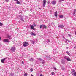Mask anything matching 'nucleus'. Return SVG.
<instances>
[{
	"label": "nucleus",
	"instance_id": "nucleus-19",
	"mask_svg": "<svg viewBox=\"0 0 76 76\" xmlns=\"http://www.w3.org/2000/svg\"><path fill=\"white\" fill-rule=\"evenodd\" d=\"M16 3L18 4H20V2H19L18 0L17 1V3L16 2Z\"/></svg>",
	"mask_w": 76,
	"mask_h": 76
},
{
	"label": "nucleus",
	"instance_id": "nucleus-10",
	"mask_svg": "<svg viewBox=\"0 0 76 76\" xmlns=\"http://www.w3.org/2000/svg\"><path fill=\"white\" fill-rule=\"evenodd\" d=\"M3 41L4 42H10L9 39H4Z\"/></svg>",
	"mask_w": 76,
	"mask_h": 76
},
{
	"label": "nucleus",
	"instance_id": "nucleus-26",
	"mask_svg": "<svg viewBox=\"0 0 76 76\" xmlns=\"http://www.w3.org/2000/svg\"><path fill=\"white\" fill-rule=\"evenodd\" d=\"M28 75L26 73H25L24 74V76H27Z\"/></svg>",
	"mask_w": 76,
	"mask_h": 76
},
{
	"label": "nucleus",
	"instance_id": "nucleus-29",
	"mask_svg": "<svg viewBox=\"0 0 76 76\" xmlns=\"http://www.w3.org/2000/svg\"><path fill=\"white\" fill-rule=\"evenodd\" d=\"M68 36H69V37H72V35H70V34H68Z\"/></svg>",
	"mask_w": 76,
	"mask_h": 76
},
{
	"label": "nucleus",
	"instance_id": "nucleus-38",
	"mask_svg": "<svg viewBox=\"0 0 76 76\" xmlns=\"http://www.w3.org/2000/svg\"><path fill=\"white\" fill-rule=\"evenodd\" d=\"M75 13H76L75 12H73V15H75Z\"/></svg>",
	"mask_w": 76,
	"mask_h": 76
},
{
	"label": "nucleus",
	"instance_id": "nucleus-27",
	"mask_svg": "<svg viewBox=\"0 0 76 76\" xmlns=\"http://www.w3.org/2000/svg\"><path fill=\"white\" fill-rule=\"evenodd\" d=\"M10 75H11V76H13V75H14V74L12 73H11Z\"/></svg>",
	"mask_w": 76,
	"mask_h": 76
},
{
	"label": "nucleus",
	"instance_id": "nucleus-40",
	"mask_svg": "<svg viewBox=\"0 0 76 76\" xmlns=\"http://www.w3.org/2000/svg\"><path fill=\"white\" fill-rule=\"evenodd\" d=\"M40 76H43L42 75V74H40Z\"/></svg>",
	"mask_w": 76,
	"mask_h": 76
},
{
	"label": "nucleus",
	"instance_id": "nucleus-21",
	"mask_svg": "<svg viewBox=\"0 0 76 76\" xmlns=\"http://www.w3.org/2000/svg\"><path fill=\"white\" fill-rule=\"evenodd\" d=\"M7 37H8V38L10 39V37H11V36L9 35H7Z\"/></svg>",
	"mask_w": 76,
	"mask_h": 76
},
{
	"label": "nucleus",
	"instance_id": "nucleus-36",
	"mask_svg": "<svg viewBox=\"0 0 76 76\" xmlns=\"http://www.w3.org/2000/svg\"><path fill=\"white\" fill-rule=\"evenodd\" d=\"M64 69H65L64 68H62V70H64Z\"/></svg>",
	"mask_w": 76,
	"mask_h": 76
},
{
	"label": "nucleus",
	"instance_id": "nucleus-44",
	"mask_svg": "<svg viewBox=\"0 0 76 76\" xmlns=\"http://www.w3.org/2000/svg\"><path fill=\"white\" fill-rule=\"evenodd\" d=\"M1 37H0V40H1Z\"/></svg>",
	"mask_w": 76,
	"mask_h": 76
},
{
	"label": "nucleus",
	"instance_id": "nucleus-8",
	"mask_svg": "<svg viewBox=\"0 0 76 76\" xmlns=\"http://www.w3.org/2000/svg\"><path fill=\"white\" fill-rule=\"evenodd\" d=\"M64 58L65 59V60L68 61H71V59H70V58H67L66 56L64 57Z\"/></svg>",
	"mask_w": 76,
	"mask_h": 76
},
{
	"label": "nucleus",
	"instance_id": "nucleus-20",
	"mask_svg": "<svg viewBox=\"0 0 76 76\" xmlns=\"http://www.w3.org/2000/svg\"><path fill=\"white\" fill-rule=\"evenodd\" d=\"M59 18H63V15H60L59 16Z\"/></svg>",
	"mask_w": 76,
	"mask_h": 76
},
{
	"label": "nucleus",
	"instance_id": "nucleus-30",
	"mask_svg": "<svg viewBox=\"0 0 76 76\" xmlns=\"http://www.w3.org/2000/svg\"><path fill=\"white\" fill-rule=\"evenodd\" d=\"M51 74L52 75H54V72H52L51 73Z\"/></svg>",
	"mask_w": 76,
	"mask_h": 76
},
{
	"label": "nucleus",
	"instance_id": "nucleus-13",
	"mask_svg": "<svg viewBox=\"0 0 76 76\" xmlns=\"http://www.w3.org/2000/svg\"><path fill=\"white\" fill-rule=\"evenodd\" d=\"M51 3L52 5H55L56 4V1H53Z\"/></svg>",
	"mask_w": 76,
	"mask_h": 76
},
{
	"label": "nucleus",
	"instance_id": "nucleus-16",
	"mask_svg": "<svg viewBox=\"0 0 76 76\" xmlns=\"http://www.w3.org/2000/svg\"><path fill=\"white\" fill-rule=\"evenodd\" d=\"M42 64H44V63H45V61L44 60H42Z\"/></svg>",
	"mask_w": 76,
	"mask_h": 76
},
{
	"label": "nucleus",
	"instance_id": "nucleus-46",
	"mask_svg": "<svg viewBox=\"0 0 76 76\" xmlns=\"http://www.w3.org/2000/svg\"><path fill=\"white\" fill-rule=\"evenodd\" d=\"M18 0H14V1H17Z\"/></svg>",
	"mask_w": 76,
	"mask_h": 76
},
{
	"label": "nucleus",
	"instance_id": "nucleus-45",
	"mask_svg": "<svg viewBox=\"0 0 76 76\" xmlns=\"http://www.w3.org/2000/svg\"><path fill=\"white\" fill-rule=\"evenodd\" d=\"M30 11H32V9H30Z\"/></svg>",
	"mask_w": 76,
	"mask_h": 76
},
{
	"label": "nucleus",
	"instance_id": "nucleus-47",
	"mask_svg": "<svg viewBox=\"0 0 76 76\" xmlns=\"http://www.w3.org/2000/svg\"><path fill=\"white\" fill-rule=\"evenodd\" d=\"M76 46H75V47H74V48H76Z\"/></svg>",
	"mask_w": 76,
	"mask_h": 76
},
{
	"label": "nucleus",
	"instance_id": "nucleus-9",
	"mask_svg": "<svg viewBox=\"0 0 76 76\" xmlns=\"http://www.w3.org/2000/svg\"><path fill=\"white\" fill-rule=\"evenodd\" d=\"M7 58H6L1 59V62L2 63H4V61L6 60H7Z\"/></svg>",
	"mask_w": 76,
	"mask_h": 76
},
{
	"label": "nucleus",
	"instance_id": "nucleus-4",
	"mask_svg": "<svg viewBox=\"0 0 76 76\" xmlns=\"http://www.w3.org/2000/svg\"><path fill=\"white\" fill-rule=\"evenodd\" d=\"M11 50L12 52L15 53V50H16V47L15 46L12 47L11 48Z\"/></svg>",
	"mask_w": 76,
	"mask_h": 76
},
{
	"label": "nucleus",
	"instance_id": "nucleus-18",
	"mask_svg": "<svg viewBox=\"0 0 76 76\" xmlns=\"http://www.w3.org/2000/svg\"><path fill=\"white\" fill-rule=\"evenodd\" d=\"M31 42L32 44H35V41H33V40H32L31 41Z\"/></svg>",
	"mask_w": 76,
	"mask_h": 76
},
{
	"label": "nucleus",
	"instance_id": "nucleus-17",
	"mask_svg": "<svg viewBox=\"0 0 76 76\" xmlns=\"http://www.w3.org/2000/svg\"><path fill=\"white\" fill-rule=\"evenodd\" d=\"M66 54H68V55H69V56H70V53L69 52H68V51H66Z\"/></svg>",
	"mask_w": 76,
	"mask_h": 76
},
{
	"label": "nucleus",
	"instance_id": "nucleus-12",
	"mask_svg": "<svg viewBox=\"0 0 76 76\" xmlns=\"http://www.w3.org/2000/svg\"><path fill=\"white\" fill-rule=\"evenodd\" d=\"M58 27L59 28H64V26L63 25H60L58 26Z\"/></svg>",
	"mask_w": 76,
	"mask_h": 76
},
{
	"label": "nucleus",
	"instance_id": "nucleus-2",
	"mask_svg": "<svg viewBox=\"0 0 76 76\" xmlns=\"http://www.w3.org/2000/svg\"><path fill=\"white\" fill-rule=\"evenodd\" d=\"M71 73L73 76H76V72L75 70L73 69L71 72Z\"/></svg>",
	"mask_w": 76,
	"mask_h": 76
},
{
	"label": "nucleus",
	"instance_id": "nucleus-34",
	"mask_svg": "<svg viewBox=\"0 0 76 76\" xmlns=\"http://www.w3.org/2000/svg\"><path fill=\"white\" fill-rule=\"evenodd\" d=\"M51 58H48V60H51Z\"/></svg>",
	"mask_w": 76,
	"mask_h": 76
},
{
	"label": "nucleus",
	"instance_id": "nucleus-14",
	"mask_svg": "<svg viewBox=\"0 0 76 76\" xmlns=\"http://www.w3.org/2000/svg\"><path fill=\"white\" fill-rule=\"evenodd\" d=\"M31 35H33V36H36V34H35L33 33V32H31Z\"/></svg>",
	"mask_w": 76,
	"mask_h": 76
},
{
	"label": "nucleus",
	"instance_id": "nucleus-7",
	"mask_svg": "<svg viewBox=\"0 0 76 76\" xmlns=\"http://www.w3.org/2000/svg\"><path fill=\"white\" fill-rule=\"evenodd\" d=\"M47 3V1L46 0H44L43 2V7H45V5H46V3Z\"/></svg>",
	"mask_w": 76,
	"mask_h": 76
},
{
	"label": "nucleus",
	"instance_id": "nucleus-42",
	"mask_svg": "<svg viewBox=\"0 0 76 76\" xmlns=\"http://www.w3.org/2000/svg\"><path fill=\"white\" fill-rule=\"evenodd\" d=\"M31 76H34V75H32V74H31Z\"/></svg>",
	"mask_w": 76,
	"mask_h": 76
},
{
	"label": "nucleus",
	"instance_id": "nucleus-33",
	"mask_svg": "<svg viewBox=\"0 0 76 76\" xmlns=\"http://www.w3.org/2000/svg\"><path fill=\"white\" fill-rule=\"evenodd\" d=\"M50 4V1H48V5Z\"/></svg>",
	"mask_w": 76,
	"mask_h": 76
},
{
	"label": "nucleus",
	"instance_id": "nucleus-11",
	"mask_svg": "<svg viewBox=\"0 0 76 76\" xmlns=\"http://www.w3.org/2000/svg\"><path fill=\"white\" fill-rule=\"evenodd\" d=\"M61 61L62 64H65V61H64V59H61Z\"/></svg>",
	"mask_w": 76,
	"mask_h": 76
},
{
	"label": "nucleus",
	"instance_id": "nucleus-39",
	"mask_svg": "<svg viewBox=\"0 0 76 76\" xmlns=\"http://www.w3.org/2000/svg\"><path fill=\"white\" fill-rule=\"evenodd\" d=\"M67 41H68V42H71V41L70 40H67Z\"/></svg>",
	"mask_w": 76,
	"mask_h": 76
},
{
	"label": "nucleus",
	"instance_id": "nucleus-48",
	"mask_svg": "<svg viewBox=\"0 0 76 76\" xmlns=\"http://www.w3.org/2000/svg\"><path fill=\"white\" fill-rule=\"evenodd\" d=\"M53 24H54V23H53Z\"/></svg>",
	"mask_w": 76,
	"mask_h": 76
},
{
	"label": "nucleus",
	"instance_id": "nucleus-41",
	"mask_svg": "<svg viewBox=\"0 0 76 76\" xmlns=\"http://www.w3.org/2000/svg\"><path fill=\"white\" fill-rule=\"evenodd\" d=\"M66 49H68V48H69L67 47H66Z\"/></svg>",
	"mask_w": 76,
	"mask_h": 76
},
{
	"label": "nucleus",
	"instance_id": "nucleus-24",
	"mask_svg": "<svg viewBox=\"0 0 76 76\" xmlns=\"http://www.w3.org/2000/svg\"><path fill=\"white\" fill-rule=\"evenodd\" d=\"M3 25V23H2L0 22V26H2Z\"/></svg>",
	"mask_w": 76,
	"mask_h": 76
},
{
	"label": "nucleus",
	"instance_id": "nucleus-15",
	"mask_svg": "<svg viewBox=\"0 0 76 76\" xmlns=\"http://www.w3.org/2000/svg\"><path fill=\"white\" fill-rule=\"evenodd\" d=\"M54 15L55 16H57V11H56L55 12V14Z\"/></svg>",
	"mask_w": 76,
	"mask_h": 76
},
{
	"label": "nucleus",
	"instance_id": "nucleus-3",
	"mask_svg": "<svg viewBox=\"0 0 76 76\" xmlns=\"http://www.w3.org/2000/svg\"><path fill=\"white\" fill-rule=\"evenodd\" d=\"M33 25H32L30 26L31 28V29H33V30H35V28H34V27H35L36 25L34 23Z\"/></svg>",
	"mask_w": 76,
	"mask_h": 76
},
{
	"label": "nucleus",
	"instance_id": "nucleus-5",
	"mask_svg": "<svg viewBox=\"0 0 76 76\" xmlns=\"http://www.w3.org/2000/svg\"><path fill=\"white\" fill-rule=\"evenodd\" d=\"M41 28H42L43 29H44V28H45V29H46L47 26L45 25H42L40 26V28L41 29Z\"/></svg>",
	"mask_w": 76,
	"mask_h": 76
},
{
	"label": "nucleus",
	"instance_id": "nucleus-35",
	"mask_svg": "<svg viewBox=\"0 0 76 76\" xmlns=\"http://www.w3.org/2000/svg\"><path fill=\"white\" fill-rule=\"evenodd\" d=\"M64 0H60V1H64Z\"/></svg>",
	"mask_w": 76,
	"mask_h": 76
},
{
	"label": "nucleus",
	"instance_id": "nucleus-23",
	"mask_svg": "<svg viewBox=\"0 0 76 76\" xmlns=\"http://www.w3.org/2000/svg\"><path fill=\"white\" fill-rule=\"evenodd\" d=\"M40 61H42V59L41 58H39L38 59Z\"/></svg>",
	"mask_w": 76,
	"mask_h": 76
},
{
	"label": "nucleus",
	"instance_id": "nucleus-31",
	"mask_svg": "<svg viewBox=\"0 0 76 76\" xmlns=\"http://www.w3.org/2000/svg\"><path fill=\"white\" fill-rule=\"evenodd\" d=\"M5 1H6V2H9V0H5Z\"/></svg>",
	"mask_w": 76,
	"mask_h": 76
},
{
	"label": "nucleus",
	"instance_id": "nucleus-25",
	"mask_svg": "<svg viewBox=\"0 0 76 76\" xmlns=\"http://www.w3.org/2000/svg\"><path fill=\"white\" fill-rule=\"evenodd\" d=\"M47 42H50V39H48Z\"/></svg>",
	"mask_w": 76,
	"mask_h": 76
},
{
	"label": "nucleus",
	"instance_id": "nucleus-1",
	"mask_svg": "<svg viewBox=\"0 0 76 76\" xmlns=\"http://www.w3.org/2000/svg\"><path fill=\"white\" fill-rule=\"evenodd\" d=\"M29 44L27 42H24L23 43V46L24 47H28L29 45Z\"/></svg>",
	"mask_w": 76,
	"mask_h": 76
},
{
	"label": "nucleus",
	"instance_id": "nucleus-28",
	"mask_svg": "<svg viewBox=\"0 0 76 76\" xmlns=\"http://www.w3.org/2000/svg\"><path fill=\"white\" fill-rule=\"evenodd\" d=\"M30 71H31V72H32V71H33V68H31L30 69Z\"/></svg>",
	"mask_w": 76,
	"mask_h": 76
},
{
	"label": "nucleus",
	"instance_id": "nucleus-6",
	"mask_svg": "<svg viewBox=\"0 0 76 76\" xmlns=\"http://www.w3.org/2000/svg\"><path fill=\"white\" fill-rule=\"evenodd\" d=\"M18 18H19V19L20 20H21L22 21H23V22L24 21V20L23 19V17L20 15H18Z\"/></svg>",
	"mask_w": 76,
	"mask_h": 76
},
{
	"label": "nucleus",
	"instance_id": "nucleus-22",
	"mask_svg": "<svg viewBox=\"0 0 76 76\" xmlns=\"http://www.w3.org/2000/svg\"><path fill=\"white\" fill-rule=\"evenodd\" d=\"M33 58H30L29 59V60L30 61H33Z\"/></svg>",
	"mask_w": 76,
	"mask_h": 76
},
{
	"label": "nucleus",
	"instance_id": "nucleus-37",
	"mask_svg": "<svg viewBox=\"0 0 76 76\" xmlns=\"http://www.w3.org/2000/svg\"><path fill=\"white\" fill-rule=\"evenodd\" d=\"M74 11L75 12H76V9H74Z\"/></svg>",
	"mask_w": 76,
	"mask_h": 76
},
{
	"label": "nucleus",
	"instance_id": "nucleus-43",
	"mask_svg": "<svg viewBox=\"0 0 76 76\" xmlns=\"http://www.w3.org/2000/svg\"><path fill=\"white\" fill-rule=\"evenodd\" d=\"M23 64H24V63H23V61H22V62Z\"/></svg>",
	"mask_w": 76,
	"mask_h": 76
},
{
	"label": "nucleus",
	"instance_id": "nucleus-32",
	"mask_svg": "<svg viewBox=\"0 0 76 76\" xmlns=\"http://www.w3.org/2000/svg\"><path fill=\"white\" fill-rule=\"evenodd\" d=\"M54 70H57V69L56 68H54Z\"/></svg>",
	"mask_w": 76,
	"mask_h": 76
}]
</instances>
